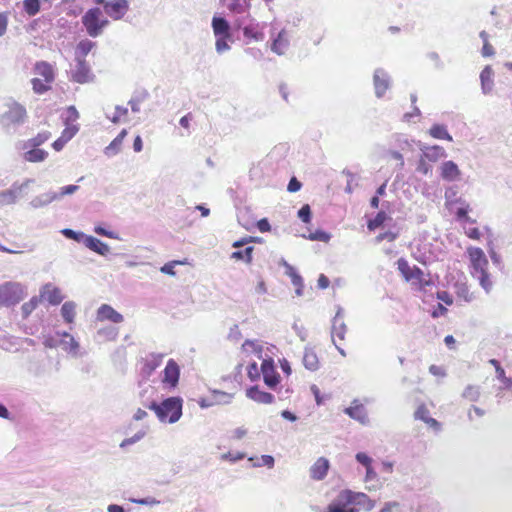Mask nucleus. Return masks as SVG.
I'll return each instance as SVG.
<instances>
[{"instance_id":"nucleus-1","label":"nucleus","mask_w":512,"mask_h":512,"mask_svg":"<svg viewBox=\"0 0 512 512\" xmlns=\"http://www.w3.org/2000/svg\"><path fill=\"white\" fill-rule=\"evenodd\" d=\"M34 72L37 77L31 80L33 91L36 94H44L49 91L55 80L53 66L47 61H37L34 65Z\"/></svg>"},{"instance_id":"nucleus-2","label":"nucleus","mask_w":512,"mask_h":512,"mask_svg":"<svg viewBox=\"0 0 512 512\" xmlns=\"http://www.w3.org/2000/svg\"><path fill=\"white\" fill-rule=\"evenodd\" d=\"M397 268L404 280L416 290L424 291L427 286L431 285V281L426 279L424 272L416 265L410 266L406 259L399 258Z\"/></svg>"},{"instance_id":"nucleus-3","label":"nucleus","mask_w":512,"mask_h":512,"mask_svg":"<svg viewBox=\"0 0 512 512\" xmlns=\"http://www.w3.org/2000/svg\"><path fill=\"white\" fill-rule=\"evenodd\" d=\"M5 107L0 116V123L4 127H17L27 121L28 112L23 104L11 99L5 103Z\"/></svg>"},{"instance_id":"nucleus-4","label":"nucleus","mask_w":512,"mask_h":512,"mask_svg":"<svg viewBox=\"0 0 512 512\" xmlns=\"http://www.w3.org/2000/svg\"><path fill=\"white\" fill-rule=\"evenodd\" d=\"M82 24L91 37L99 36L108 24L100 8L89 9L82 17Z\"/></svg>"},{"instance_id":"nucleus-5","label":"nucleus","mask_w":512,"mask_h":512,"mask_svg":"<svg viewBox=\"0 0 512 512\" xmlns=\"http://www.w3.org/2000/svg\"><path fill=\"white\" fill-rule=\"evenodd\" d=\"M24 297L23 286L19 283L7 282L0 286V303L11 306L19 303Z\"/></svg>"},{"instance_id":"nucleus-6","label":"nucleus","mask_w":512,"mask_h":512,"mask_svg":"<svg viewBox=\"0 0 512 512\" xmlns=\"http://www.w3.org/2000/svg\"><path fill=\"white\" fill-rule=\"evenodd\" d=\"M157 416H181L182 400L179 397L165 399L160 405H153Z\"/></svg>"},{"instance_id":"nucleus-7","label":"nucleus","mask_w":512,"mask_h":512,"mask_svg":"<svg viewBox=\"0 0 512 512\" xmlns=\"http://www.w3.org/2000/svg\"><path fill=\"white\" fill-rule=\"evenodd\" d=\"M342 492L343 501L350 503L353 507L359 506L366 511H371L375 506V501L362 492H353L351 490H343Z\"/></svg>"},{"instance_id":"nucleus-8","label":"nucleus","mask_w":512,"mask_h":512,"mask_svg":"<svg viewBox=\"0 0 512 512\" xmlns=\"http://www.w3.org/2000/svg\"><path fill=\"white\" fill-rule=\"evenodd\" d=\"M346 332L347 328L343 320V315L338 311L333 319L331 335L336 348L343 356H345V352L340 344L345 340Z\"/></svg>"},{"instance_id":"nucleus-9","label":"nucleus","mask_w":512,"mask_h":512,"mask_svg":"<svg viewBox=\"0 0 512 512\" xmlns=\"http://www.w3.org/2000/svg\"><path fill=\"white\" fill-rule=\"evenodd\" d=\"M467 253L471 262L472 276L480 272L483 273V271L487 270L488 260L481 248L469 247L467 249Z\"/></svg>"},{"instance_id":"nucleus-10","label":"nucleus","mask_w":512,"mask_h":512,"mask_svg":"<svg viewBox=\"0 0 512 512\" xmlns=\"http://www.w3.org/2000/svg\"><path fill=\"white\" fill-rule=\"evenodd\" d=\"M261 372L263 375L264 383L269 388L274 389L280 383V375L276 371L272 359H265L262 361Z\"/></svg>"},{"instance_id":"nucleus-11","label":"nucleus","mask_w":512,"mask_h":512,"mask_svg":"<svg viewBox=\"0 0 512 512\" xmlns=\"http://www.w3.org/2000/svg\"><path fill=\"white\" fill-rule=\"evenodd\" d=\"M97 3L103 4L106 14L113 19H119L126 13V0H96Z\"/></svg>"},{"instance_id":"nucleus-12","label":"nucleus","mask_w":512,"mask_h":512,"mask_svg":"<svg viewBox=\"0 0 512 512\" xmlns=\"http://www.w3.org/2000/svg\"><path fill=\"white\" fill-rule=\"evenodd\" d=\"M94 78L89 65L84 59H78L75 70L72 72V81L80 84L88 83Z\"/></svg>"},{"instance_id":"nucleus-13","label":"nucleus","mask_w":512,"mask_h":512,"mask_svg":"<svg viewBox=\"0 0 512 512\" xmlns=\"http://www.w3.org/2000/svg\"><path fill=\"white\" fill-rule=\"evenodd\" d=\"M180 369L178 364L170 359L164 369L163 383L169 387H176L179 381Z\"/></svg>"},{"instance_id":"nucleus-14","label":"nucleus","mask_w":512,"mask_h":512,"mask_svg":"<svg viewBox=\"0 0 512 512\" xmlns=\"http://www.w3.org/2000/svg\"><path fill=\"white\" fill-rule=\"evenodd\" d=\"M439 169L441 178L448 182L456 181L461 176L458 165L451 160L443 162Z\"/></svg>"},{"instance_id":"nucleus-15","label":"nucleus","mask_w":512,"mask_h":512,"mask_svg":"<svg viewBox=\"0 0 512 512\" xmlns=\"http://www.w3.org/2000/svg\"><path fill=\"white\" fill-rule=\"evenodd\" d=\"M40 297L52 305H58L63 300L61 290L58 287L52 285L51 283H48L43 286L40 292Z\"/></svg>"},{"instance_id":"nucleus-16","label":"nucleus","mask_w":512,"mask_h":512,"mask_svg":"<svg viewBox=\"0 0 512 512\" xmlns=\"http://www.w3.org/2000/svg\"><path fill=\"white\" fill-rule=\"evenodd\" d=\"M330 468L329 460L325 457H320L310 468V477L314 480H323Z\"/></svg>"},{"instance_id":"nucleus-17","label":"nucleus","mask_w":512,"mask_h":512,"mask_svg":"<svg viewBox=\"0 0 512 512\" xmlns=\"http://www.w3.org/2000/svg\"><path fill=\"white\" fill-rule=\"evenodd\" d=\"M123 316L115 311L111 306L103 304L97 310V320L99 321H111L113 323H119L123 321Z\"/></svg>"},{"instance_id":"nucleus-18","label":"nucleus","mask_w":512,"mask_h":512,"mask_svg":"<svg viewBox=\"0 0 512 512\" xmlns=\"http://www.w3.org/2000/svg\"><path fill=\"white\" fill-rule=\"evenodd\" d=\"M342 497L343 492L341 491L337 498L328 505L326 512H359L358 508L353 507L350 503H345Z\"/></svg>"},{"instance_id":"nucleus-19","label":"nucleus","mask_w":512,"mask_h":512,"mask_svg":"<svg viewBox=\"0 0 512 512\" xmlns=\"http://www.w3.org/2000/svg\"><path fill=\"white\" fill-rule=\"evenodd\" d=\"M375 93L382 97L389 88V77L383 70H376L374 74Z\"/></svg>"},{"instance_id":"nucleus-20","label":"nucleus","mask_w":512,"mask_h":512,"mask_svg":"<svg viewBox=\"0 0 512 512\" xmlns=\"http://www.w3.org/2000/svg\"><path fill=\"white\" fill-rule=\"evenodd\" d=\"M247 396L256 402L263 404H270L274 400V396L271 393L261 391L257 386L249 388L247 390Z\"/></svg>"},{"instance_id":"nucleus-21","label":"nucleus","mask_w":512,"mask_h":512,"mask_svg":"<svg viewBox=\"0 0 512 512\" xmlns=\"http://www.w3.org/2000/svg\"><path fill=\"white\" fill-rule=\"evenodd\" d=\"M47 156L48 153L38 147H29L23 154L24 160L31 163L42 162L47 158Z\"/></svg>"},{"instance_id":"nucleus-22","label":"nucleus","mask_w":512,"mask_h":512,"mask_svg":"<svg viewBox=\"0 0 512 512\" xmlns=\"http://www.w3.org/2000/svg\"><path fill=\"white\" fill-rule=\"evenodd\" d=\"M289 47V41L286 35V32L283 30L279 32L276 39H274L271 49L273 52L277 53L278 55L284 54Z\"/></svg>"},{"instance_id":"nucleus-23","label":"nucleus","mask_w":512,"mask_h":512,"mask_svg":"<svg viewBox=\"0 0 512 512\" xmlns=\"http://www.w3.org/2000/svg\"><path fill=\"white\" fill-rule=\"evenodd\" d=\"M212 28L215 36H231L230 26L228 22L222 17H213Z\"/></svg>"},{"instance_id":"nucleus-24","label":"nucleus","mask_w":512,"mask_h":512,"mask_svg":"<svg viewBox=\"0 0 512 512\" xmlns=\"http://www.w3.org/2000/svg\"><path fill=\"white\" fill-rule=\"evenodd\" d=\"M83 241L89 249L101 255H104L109 250L108 246L105 243H103L101 240L93 236H85Z\"/></svg>"},{"instance_id":"nucleus-25","label":"nucleus","mask_w":512,"mask_h":512,"mask_svg":"<svg viewBox=\"0 0 512 512\" xmlns=\"http://www.w3.org/2000/svg\"><path fill=\"white\" fill-rule=\"evenodd\" d=\"M423 156H425L430 162H437L438 160L446 157V152L443 147L434 145L426 147Z\"/></svg>"},{"instance_id":"nucleus-26","label":"nucleus","mask_w":512,"mask_h":512,"mask_svg":"<svg viewBox=\"0 0 512 512\" xmlns=\"http://www.w3.org/2000/svg\"><path fill=\"white\" fill-rule=\"evenodd\" d=\"M493 74L494 73H493L491 66H486L480 74L482 89H483L484 93H489L492 90Z\"/></svg>"},{"instance_id":"nucleus-27","label":"nucleus","mask_w":512,"mask_h":512,"mask_svg":"<svg viewBox=\"0 0 512 512\" xmlns=\"http://www.w3.org/2000/svg\"><path fill=\"white\" fill-rule=\"evenodd\" d=\"M303 364L306 369L316 371L320 365L317 354L312 350H306L303 356Z\"/></svg>"},{"instance_id":"nucleus-28","label":"nucleus","mask_w":512,"mask_h":512,"mask_svg":"<svg viewBox=\"0 0 512 512\" xmlns=\"http://www.w3.org/2000/svg\"><path fill=\"white\" fill-rule=\"evenodd\" d=\"M429 134L435 139L452 141V136L448 133L446 127L441 124H435L429 129Z\"/></svg>"},{"instance_id":"nucleus-29","label":"nucleus","mask_w":512,"mask_h":512,"mask_svg":"<svg viewBox=\"0 0 512 512\" xmlns=\"http://www.w3.org/2000/svg\"><path fill=\"white\" fill-rule=\"evenodd\" d=\"M61 315L65 322L73 323L76 315V305L74 302H65L61 307Z\"/></svg>"},{"instance_id":"nucleus-30","label":"nucleus","mask_w":512,"mask_h":512,"mask_svg":"<svg viewBox=\"0 0 512 512\" xmlns=\"http://www.w3.org/2000/svg\"><path fill=\"white\" fill-rule=\"evenodd\" d=\"M51 137L50 132L44 131L38 133L35 137L29 139L24 144V149H28L29 147H39L40 145L44 144L46 141H48Z\"/></svg>"},{"instance_id":"nucleus-31","label":"nucleus","mask_w":512,"mask_h":512,"mask_svg":"<svg viewBox=\"0 0 512 512\" xmlns=\"http://www.w3.org/2000/svg\"><path fill=\"white\" fill-rule=\"evenodd\" d=\"M125 136H126V130L123 129L119 133V135L110 143V145L106 147V149H105L106 155H108V156L115 155L119 151L120 146L122 145Z\"/></svg>"},{"instance_id":"nucleus-32","label":"nucleus","mask_w":512,"mask_h":512,"mask_svg":"<svg viewBox=\"0 0 512 512\" xmlns=\"http://www.w3.org/2000/svg\"><path fill=\"white\" fill-rule=\"evenodd\" d=\"M345 413L349 416H362L366 414L367 411L365 409V404L359 400L355 399L349 407L345 409Z\"/></svg>"},{"instance_id":"nucleus-33","label":"nucleus","mask_w":512,"mask_h":512,"mask_svg":"<svg viewBox=\"0 0 512 512\" xmlns=\"http://www.w3.org/2000/svg\"><path fill=\"white\" fill-rule=\"evenodd\" d=\"M243 35L245 38L253 41H263L264 33L260 31L256 26L250 25L243 29Z\"/></svg>"},{"instance_id":"nucleus-34","label":"nucleus","mask_w":512,"mask_h":512,"mask_svg":"<svg viewBox=\"0 0 512 512\" xmlns=\"http://www.w3.org/2000/svg\"><path fill=\"white\" fill-rule=\"evenodd\" d=\"M249 461L252 462L253 467L266 466L268 468H273L275 464V459L271 455H262L260 458L250 457Z\"/></svg>"},{"instance_id":"nucleus-35","label":"nucleus","mask_w":512,"mask_h":512,"mask_svg":"<svg viewBox=\"0 0 512 512\" xmlns=\"http://www.w3.org/2000/svg\"><path fill=\"white\" fill-rule=\"evenodd\" d=\"M455 293L458 298L465 302H471L473 300V294L470 292L466 283H457L455 285Z\"/></svg>"},{"instance_id":"nucleus-36","label":"nucleus","mask_w":512,"mask_h":512,"mask_svg":"<svg viewBox=\"0 0 512 512\" xmlns=\"http://www.w3.org/2000/svg\"><path fill=\"white\" fill-rule=\"evenodd\" d=\"M253 250L254 248L250 246L245 248L244 250L234 251L231 254V258L235 260H243L246 263H251Z\"/></svg>"},{"instance_id":"nucleus-37","label":"nucleus","mask_w":512,"mask_h":512,"mask_svg":"<svg viewBox=\"0 0 512 512\" xmlns=\"http://www.w3.org/2000/svg\"><path fill=\"white\" fill-rule=\"evenodd\" d=\"M23 9L29 16H34L40 11L39 0H24Z\"/></svg>"},{"instance_id":"nucleus-38","label":"nucleus","mask_w":512,"mask_h":512,"mask_svg":"<svg viewBox=\"0 0 512 512\" xmlns=\"http://www.w3.org/2000/svg\"><path fill=\"white\" fill-rule=\"evenodd\" d=\"M480 396V389L477 386L469 385L463 391V397L469 401H477Z\"/></svg>"},{"instance_id":"nucleus-39","label":"nucleus","mask_w":512,"mask_h":512,"mask_svg":"<svg viewBox=\"0 0 512 512\" xmlns=\"http://www.w3.org/2000/svg\"><path fill=\"white\" fill-rule=\"evenodd\" d=\"M39 299L37 297H33L28 302L24 303L21 307L23 317H28L38 306Z\"/></svg>"},{"instance_id":"nucleus-40","label":"nucleus","mask_w":512,"mask_h":512,"mask_svg":"<svg viewBox=\"0 0 512 512\" xmlns=\"http://www.w3.org/2000/svg\"><path fill=\"white\" fill-rule=\"evenodd\" d=\"M423 421L427 429L431 430L434 434H438L442 430V424L436 418H419Z\"/></svg>"},{"instance_id":"nucleus-41","label":"nucleus","mask_w":512,"mask_h":512,"mask_svg":"<svg viewBox=\"0 0 512 512\" xmlns=\"http://www.w3.org/2000/svg\"><path fill=\"white\" fill-rule=\"evenodd\" d=\"M94 47V43L88 39L81 40L77 45V52L85 57Z\"/></svg>"},{"instance_id":"nucleus-42","label":"nucleus","mask_w":512,"mask_h":512,"mask_svg":"<svg viewBox=\"0 0 512 512\" xmlns=\"http://www.w3.org/2000/svg\"><path fill=\"white\" fill-rule=\"evenodd\" d=\"M497 379L501 382L502 388L511 390L512 389V379L506 376L505 370L498 369L496 372Z\"/></svg>"},{"instance_id":"nucleus-43","label":"nucleus","mask_w":512,"mask_h":512,"mask_svg":"<svg viewBox=\"0 0 512 512\" xmlns=\"http://www.w3.org/2000/svg\"><path fill=\"white\" fill-rule=\"evenodd\" d=\"M473 277L477 278L480 282V285L486 290V291H489L491 286H492V283L490 281V277H489V274L486 271H483L480 272V273H477V274H474Z\"/></svg>"},{"instance_id":"nucleus-44","label":"nucleus","mask_w":512,"mask_h":512,"mask_svg":"<svg viewBox=\"0 0 512 512\" xmlns=\"http://www.w3.org/2000/svg\"><path fill=\"white\" fill-rule=\"evenodd\" d=\"M186 263H187L186 260H184V261H179V260L170 261V262L166 263L165 265H163L160 270L164 274L174 276L175 275L174 267L176 265H184Z\"/></svg>"},{"instance_id":"nucleus-45","label":"nucleus","mask_w":512,"mask_h":512,"mask_svg":"<svg viewBox=\"0 0 512 512\" xmlns=\"http://www.w3.org/2000/svg\"><path fill=\"white\" fill-rule=\"evenodd\" d=\"M355 460L364 468L372 466L373 459L365 452H357Z\"/></svg>"},{"instance_id":"nucleus-46","label":"nucleus","mask_w":512,"mask_h":512,"mask_svg":"<svg viewBox=\"0 0 512 512\" xmlns=\"http://www.w3.org/2000/svg\"><path fill=\"white\" fill-rule=\"evenodd\" d=\"M416 170L422 175H428L431 172L432 168L428 164V159L425 156L422 155L420 157Z\"/></svg>"},{"instance_id":"nucleus-47","label":"nucleus","mask_w":512,"mask_h":512,"mask_svg":"<svg viewBox=\"0 0 512 512\" xmlns=\"http://www.w3.org/2000/svg\"><path fill=\"white\" fill-rule=\"evenodd\" d=\"M126 109L115 107V111L113 113L107 112V117L114 123L119 122L121 119L126 116Z\"/></svg>"},{"instance_id":"nucleus-48","label":"nucleus","mask_w":512,"mask_h":512,"mask_svg":"<svg viewBox=\"0 0 512 512\" xmlns=\"http://www.w3.org/2000/svg\"><path fill=\"white\" fill-rule=\"evenodd\" d=\"M307 238L312 241L328 242L330 240V235L325 231L317 230L313 233H310Z\"/></svg>"},{"instance_id":"nucleus-49","label":"nucleus","mask_w":512,"mask_h":512,"mask_svg":"<svg viewBox=\"0 0 512 512\" xmlns=\"http://www.w3.org/2000/svg\"><path fill=\"white\" fill-rule=\"evenodd\" d=\"M385 221V213L379 212L374 219L370 220L367 224L369 230H375L380 227Z\"/></svg>"},{"instance_id":"nucleus-50","label":"nucleus","mask_w":512,"mask_h":512,"mask_svg":"<svg viewBox=\"0 0 512 512\" xmlns=\"http://www.w3.org/2000/svg\"><path fill=\"white\" fill-rule=\"evenodd\" d=\"M289 276L291 277L293 285L297 287V292L300 293V289L303 287L301 276L292 267L289 268Z\"/></svg>"},{"instance_id":"nucleus-51","label":"nucleus","mask_w":512,"mask_h":512,"mask_svg":"<svg viewBox=\"0 0 512 512\" xmlns=\"http://www.w3.org/2000/svg\"><path fill=\"white\" fill-rule=\"evenodd\" d=\"M298 217L304 222V223H310L311 221V209L308 204L303 205L300 210L298 211Z\"/></svg>"},{"instance_id":"nucleus-52","label":"nucleus","mask_w":512,"mask_h":512,"mask_svg":"<svg viewBox=\"0 0 512 512\" xmlns=\"http://www.w3.org/2000/svg\"><path fill=\"white\" fill-rule=\"evenodd\" d=\"M216 50L221 53L225 50L229 49V45L227 43V40L230 38V36H216Z\"/></svg>"},{"instance_id":"nucleus-53","label":"nucleus","mask_w":512,"mask_h":512,"mask_svg":"<svg viewBox=\"0 0 512 512\" xmlns=\"http://www.w3.org/2000/svg\"><path fill=\"white\" fill-rule=\"evenodd\" d=\"M469 205H466L465 207H460L457 212H456V216H457V219L458 220H461V221H465V222H471V223H474L475 220H472L469 216H468V211H469Z\"/></svg>"},{"instance_id":"nucleus-54","label":"nucleus","mask_w":512,"mask_h":512,"mask_svg":"<svg viewBox=\"0 0 512 512\" xmlns=\"http://www.w3.org/2000/svg\"><path fill=\"white\" fill-rule=\"evenodd\" d=\"M130 503L153 506V505L159 504L160 502L153 497H146V498H131L130 497Z\"/></svg>"},{"instance_id":"nucleus-55","label":"nucleus","mask_w":512,"mask_h":512,"mask_svg":"<svg viewBox=\"0 0 512 512\" xmlns=\"http://www.w3.org/2000/svg\"><path fill=\"white\" fill-rule=\"evenodd\" d=\"M62 233L65 237H67L69 239L76 240L78 242H80L81 240H84V238H85V235L83 233L75 232L72 229H64V230H62Z\"/></svg>"},{"instance_id":"nucleus-56","label":"nucleus","mask_w":512,"mask_h":512,"mask_svg":"<svg viewBox=\"0 0 512 512\" xmlns=\"http://www.w3.org/2000/svg\"><path fill=\"white\" fill-rule=\"evenodd\" d=\"M429 372L433 376L438 377V378H444L446 376L445 368L442 366L434 365V364L430 365Z\"/></svg>"},{"instance_id":"nucleus-57","label":"nucleus","mask_w":512,"mask_h":512,"mask_svg":"<svg viewBox=\"0 0 512 512\" xmlns=\"http://www.w3.org/2000/svg\"><path fill=\"white\" fill-rule=\"evenodd\" d=\"M248 377L254 381L259 378V370L256 362L251 363L247 368Z\"/></svg>"},{"instance_id":"nucleus-58","label":"nucleus","mask_w":512,"mask_h":512,"mask_svg":"<svg viewBox=\"0 0 512 512\" xmlns=\"http://www.w3.org/2000/svg\"><path fill=\"white\" fill-rule=\"evenodd\" d=\"M77 131L78 128L75 125L68 126L63 130L61 137L68 142L77 133Z\"/></svg>"},{"instance_id":"nucleus-59","label":"nucleus","mask_w":512,"mask_h":512,"mask_svg":"<svg viewBox=\"0 0 512 512\" xmlns=\"http://www.w3.org/2000/svg\"><path fill=\"white\" fill-rule=\"evenodd\" d=\"M142 370L148 374H150L158 365L159 361L157 359H154L151 363H149L147 360L141 361Z\"/></svg>"},{"instance_id":"nucleus-60","label":"nucleus","mask_w":512,"mask_h":512,"mask_svg":"<svg viewBox=\"0 0 512 512\" xmlns=\"http://www.w3.org/2000/svg\"><path fill=\"white\" fill-rule=\"evenodd\" d=\"M400 504L396 501L386 502L379 512H399Z\"/></svg>"},{"instance_id":"nucleus-61","label":"nucleus","mask_w":512,"mask_h":512,"mask_svg":"<svg viewBox=\"0 0 512 512\" xmlns=\"http://www.w3.org/2000/svg\"><path fill=\"white\" fill-rule=\"evenodd\" d=\"M245 457V454L244 453H240L238 452L237 454H233L231 452H227V453H224L222 456H221V459L222 460H228V461H231V462H237L241 459H243Z\"/></svg>"},{"instance_id":"nucleus-62","label":"nucleus","mask_w":512,"mask_h":512,"mask_svg":"<svg viewBox=\"0 0 512 512\" xmlns=\"http://www.w3.org/2000/svg\"><path fill=\"white\" fill-rule=\"evenodd\" d=\"M437 298L444 302L446 305H452L453 304V298L451 294L447 291H439L437 292Z\"/></svg>"},{"instance_id":"nucleus-63","label":"nucleus","mask_w":512,"mask_h":512,"mask_svg":"<svg viewBox=\"0 0 512 512\" xmlns=\"http://www.w3.org/2000/svg\"><path fill=\"white\" fill-rule=\"evenodd\" d=\"M365 470H366L365 477H364L365 482H371V481H375L378 479V474L375 471V469L373 468V466L367 467V468H365Z\"/></svg>"},{"instance_id":"nucleus-64","label":"nucleus","mask_w":512,"mask_h":512,"mask_svg":"<svg viewBox=\"0 0 512 512\" xmlns=\"http://www.w3.org/2000/svg\"><path fill=\"white\" fill-rule=\"evenodd\" d=\"M495 53L493 46L489 43L488 39L484 38L483 48H482V55L484 57H490L493 56Z\"/></svg>"}]
</instances>
